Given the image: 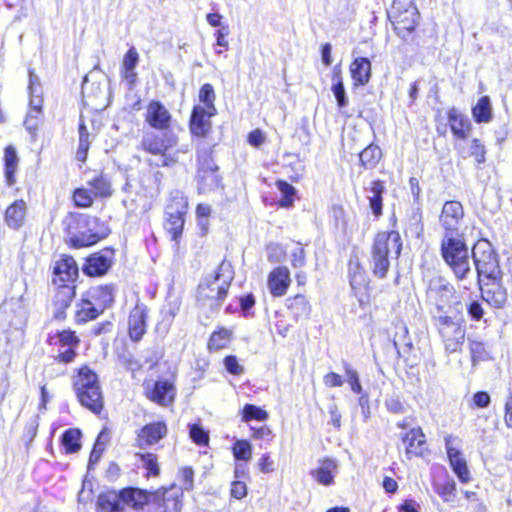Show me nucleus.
Segmentation results:
<instances>
[{
	"label": "nucleus",
	"instance_id": "obj_15",
	"mask_svg": "<svg viewBox=\"0 0 512 512\" xmlns=\"http://www.w3.org/2000/svg\"><path fill=\"white\" fill-rule=\"evenodd\" d=\"M198 173L199 188L202 191L210 190L219 185L217 166L208 152H198Z\"/></svg>",
	"mask_w": 512,
	"mask_h": 512
},
{
	"label": "nucleus",
	"instance_id": "obj_58",
	"mask_svg": "<svg viewBox=\"0 0 512 512\" xmlns=\"http://www.w3.org/2000/svg\"><path fill=\"white\" fill-rule=\"evenodd\" d=\"M345 371L347 375V381L351 386V389L355 393H361L362 392V386L359 381L358 373L353 370L348 364L345 365Z\"/></svg>",
	"mask_w": 512,
	"mask_h": 512
},
{
	"label": "nucleus",
	"instance_id": "obj_51",
	"mask_svg": "<svg viewBox=\"0 0 512 512\" xmlns=\"http://www.w3.org/2000/svg\"><path fill=\"white\" fill-rule=\"evenodd\" d=\"M180 306L181 303L177 299L169 301L161 310L162 321L165 324L170 325L173 322L176 315L179 313Z\"/></svg>",
	"mask_w": 512,
	"mask_h": 512
},
{
	"label": "nucleus",
	"instance_id": "obj_26",
	"mask_svg": "<svg viewBox=\"0 0 512 512\" xmlns=\"http://www.w3.org/2000/svg\"><path fill=\"white\" fill-rule=\"evenodd\" d=\"M367 191H368L367 199L369 200V206L372 210L373 215L378 218L382 215V207H383L382 196L386 191L384 182L381 180L371 181L370 186L367 189Z\"/></svg>",
	"mask_w": 512,
	"mask_h": 512
},
{
	"label": "nucleus",
	"instance_id": "obj_30",
	"mask_svg": "<svg viewBox=\"0 0 512 512\" xmlns=\"http://www.w3.org/2000/svg\"><path fill=\"white\" fill-rule=\"evenodd\" d=\"M350 72L355 85H365L371 78V63L365 57L356 58L350 66Z\"/></svg>",
	"mask_w": 512,
	"mask_h": 512
},
{
	"label": "nucleus",
	"instance_id": "obj_14",
	"mask_svg": "<svg viewBox=\"0 0 512 512\" xmlns=\"http://www.w3.org/2000/svg\"><path fill=\"white\" fill-rule=\"evenodd\" d=\"M444 441L447 456L453 471L462 482H468L470 479V473L467 463L459 449L462 440L456 435L448 434L445 436Z\"/></svg>",
	"mask_w": 512,
	"mask_h": 512
},
{
	"label": "nucleus",
	"instance_id": "obj_8",
	"mask_svg": "<svg viewBox=\"0 0 512 512\" xmlns=\"http://www.w3.org/2000/svg\"><path fill=\"white\" fill-rule=\"evenodd\" d=\"M29 110L24 120V126L26 130L31 134L35 135L37 128L42 122L43 113V97H42V86L39 81V77L34 74L32 70H29Z\"/></svg>",
	"mask_w": 512,
	"mask_h": 512
},
{
	"label": "nucleus",
	"instance_id": "obj_59",
	"mask_svg": "<svg viewBox=\"0 0 512 512\" xmlns=\"http://www.w3.org/2000/svg\"><path fill=\"white\" fill-rule=\"evenodd\" d=\"M94 83H89V80L87 77H85L83 84H82V94L83 96H88L92 94L95 98L101 97L104 95V89L100 86V84H97L96 88L94 89Z\"/></svg>",
	"mask_w": 512,
	"mask_h": 512
},
{
	"label": "nucleus",
	"instance_id": "obj_3",
	"mask_svg": "<svg viewBox=\"0 0 512 512\" xmlns=\"http://www.w3.org/2000/svg\"><path fill=\"white\" fill-rule=\"evenodd\" d=\"M402 250L399 232H380L376 235L371 250V269L378 278H384L389 270L391 259H397Z\"/></svg>",
	"mask_w": 512,
	"mask_h": 512
},
{
	"label": "nucleus",
	"instance_id": "obj_24",
	"mask_svg": "<svg viewBox=\"0 0 512 512\" xmlns=\"http://www.w3.org/2000/svg\"><path fill=\"white\" fill-rule=\"evenodd\" d=\"M119 491L110 490L101 492L96 500V512H123Z\"/></svg>",
	"mask_w": 512,
	"mask_h": 512
},
{
	"label": "nucleus",
	"instance_id": "obj_41",
	"mask_svg": "<svg viewBox=\"0 0 512 512\" xmlns=\"http://www.w3.org/2000/svg\"><path fill=\"white\" fill-rule=\"evenodd\" d=\"M449 122L455 136L461 139H465L468 136L470 130L469 121L458 116L454 110L449 113Z\"/></svg>",
	"mask_w": 512,
	"mask_h": 512
},
{
	"label": "nucleus",
	"instance_id": "obj_9",
	"mask_svg": "<svg viewBox=\"0 0 512 512\" xmlns=\"http://www.w3.org/2000/svg\"><path fill=\"white\" fill-rule=\"evenodd\" d=\"M53 283L59 284L61 290L58 292V296L63 295L67 298L64 302V306L67 307L74 295L73 287L68 284L73 283L78 277V266L76 261L71 256H63L56 261L53 268Z\"/></svg>",
	"mask_w": 512,
	"mask_h": 512
},
{
	"label": "nucleus",
	"instance_id": "obj_16",
	"mask_svg": "<svg viewBox=\"0 0 512 512\" xmlns=\"http://www.w3.org/2000/svg\"><path fill=\"white\" fill-rule=\"evenodd\" d=\"M172 116L169 110L159 101H151L146 109L145 121L156 130L167 131Z\"/></svg>",
	"mask_w": 512,
	"mask_h": 512
},
{
	"label": "nucleus",
	"instance_id": "obj_23",
	"mask_svg": "<svg viewBox=\"0 0 512 512\" xmlns=\"http://www.w3.org/2000/svg\"><path fill=\"white\" fill-rule=\"evenodd\" d=\"M175 395L176 388L173 383L168 380L156 381L152 390L148 393L149 399L161 406H169L172 404Z\"/></svg>",
	"mask_w": 512,
	"mask_h": 512
},
{
	"label": "nucleus",
	"instance_id": "obj_46",
	"mask_svg": "<svg viewBox=\"0 0 512 512\" xmlns=\"http://www.w3.org/2000/svg\"><path fill=\"white\" fill-rule=\"evenodd\" d=\"M81 433L78 429H68L62 436V443L68 453H75L80 449Z\"/></svg>",
	"mask_w": 512,
	"mask_h": 512
},
{
	"label": "nucleus",
	"instance_id": "obj_45",
	"mask_svg": "<svg viewBox=\"0 0 512 512\" xmlns=\"http://www.w3.org/2000/svg\"><path fill=\"white\" fill-rule=\"evenodd\" d=\"M95 196L108 197L112 193L110 181L103 175L97 176L89 181Z\"/></svg>",
	"mask_w": 512,
	"mask_h": 512
},
{
	"label": "nucleus",
	"instance_id": "obj_2",
	"mask_svg": "<svg viewBox=\"0 0 512 512\" xmlns=\"http://www.w3.org/2000/svg\"><path fill=\"white\" fill-rule=\"evenodd\" d=\"M233 280L230 263L222 262L214 275L207 276L198 286V301L217 310L222 305Z\"/></svg>",
	"mask_w": 512,
	"mask_h": 512
},
{
	"label": "nucleus",
	"instance_id": "obj_32",
	"mask_svg": "<svg viewBox=\"0 0 512 512\" xmlns=\"http://www.w3.org/2000/svg\"><path fill=\"white\" fill-rule=\"evenodd\" d=\"M74 390L76 395H83V390H88L90 387L100 386L98 376L91 371L88 367H83L78 370L77 375L74 377Z\"/></svg>",
	"mask_w": 512,
	"mask_h": 512
},
{
	"label": "nucleus",
	"instance_id": "obj_55",
	"mask_svg": "<svg viewBox=\"0 0 512 512\" xmlns=\"http://www.w3.org/2000/svg\"><path fill=\"white\" fill-rule=\"evenodd\" d=\"M141 461L144 467L147 469L148 473L153 476H157L159 474V467L157 463V457L151 453L141 454Z\"/></svg>",
	"mask_w": 512,
	"mask_h": 512
},
{
	"label": "nucleus",
	"instance_id": "obj_48",
	"mask_svg": "<svg viewBox=\"0 0 512 512\" xmlns=\"http://www.w3.org/2000/svg\"><path fill=\"white\" fill-rule=\"evenodd\" d=\"M199 100L204 104V108L211 110V113H216V108L214 105L215 92L211 84L207 83L201 87L199 92Z\"/></svg>",
	"mask_w": 512,
	"mask_h": 512
},
{
	"label": "nucleus",
	"instance_id": "obj_49",
	"mask_svg": "<svg viewBox=\"0 0 512 512\" xmlns=\"http://www.w3.org/2000/svg\"><path fill=\"white\" fill-rule=\"evenodd\" d=\"M233 455L235 459L248 461L252 456V447L247 440H237L233 445Z\"/></svg>",
	"mask_w": 512,
	"mask_h": 512
},
{
	"label": "nucleus",
	"instance_id": "obj_40",
	"mask_svg": "<svg viewBox=\"0 0 512 512\" xmlns=\"http://www.w3.org/2000/svg\"><path fill=\"white\" fill-rule=\"evenodd\" d=\"M382 156L381 149L376 145L367 146L360 154V162L365 169L374 168Z\"/></svg>",
	"mask_w": 512,
	"mask_h": 512
},
{
	"label": "nucleus",
	"instance_id": "obj_18",
	"mask_svg": "<svg viewBox=\"0 0 512 512\" xmlns=\"http://www.w3.org/2000/svg\"><path fill=\"white\" fill-rule=\"evenodd\" d=\"M405 445V454L408 459L422 456L426 449V437L420 427L412 428L405 434H401Z\"/></svg>",
	"mask_w": 512,
	"mask_h": 512
},
{
	"label": "nucleus",
	"instance_id": "obj_33",
	"mask_svg": "<svg viewBox=\"0 0 512 512\" xmlns=\"http://www.w3.org/2000/svg\"><path fill=\"white\" fill-rule=\"evenodd\" d=\"M349 277L351 288L356 295L358 293H361L363 290H366L369 283L368 277L366 275L365 270L360 266V264L357 261H350Z\"/></svg>",
	"mask_w": 512,
	"mask_h": 512
},
{
	"label": "nucleus",
	"instance_id": "obj_5",
	"mask_svg": "<svg viewBox=\"0 0 512 512\" xmlns=\"http://www.w3.org/2000/svg\"><path fill=\"white\" fill-rule=\"evenodd\" d=\"M472 259L476 268L478 283L486 280H502L503 271L499 264V255L486 239L478 240L472 248Z\"/></svg>",
	"mask_w": 512,
	"mask_h": 512
},
{
	"label": "nucleus",
	"instance_id": "obj_39",
	"mask_svg": "<svg viewBox=\"0 0 512 512\" xmlns=\"http://www.w3.org/2000/svg\"><path fill=\"white\" fill-rule=\"evenodd\" d=\"M103 311L90 297L84 299L77 311V321L87 322L98 317Z\"/></svg>",
	"mask_w": 512,
	"mask_h": 512
},
{
	"label": "nucleus",
	"instance_id": "obj_47",
	"mask_svg": "<svg viewBox=\"0 0 512 512\" xmlns=\"http://www.w3.org/2000/svg\"><path fill=\"white\" fill-rule=\"evenodd\" d=\"M268 418V413L258 406L246 404L242 410V420L245 422L251 420L264 421Z\"/></svg>",
	"mask_w": 512,
	"mask_h": 512
},
{
	"label": "nucleus",
	"instance_id": "obj_34",
	"mask_svg": "<svg viewBox=\"0 0 512 512\" xmlns=\"http://www.w3.org/2000/svg\"><path fill=\"white\" fill-rule=\"evenodd\" d=\"M114 289L113 286H97L93 287L88 292V297L92 299L102 311L109 307L114 302Z\"/></svg>",
	"mask_w": 512,
	"mask_h": 512
},
{
	"label": "nucleus",
	"instance_id": "obj_61",
	"mask_svg": "<svg viewBox=\"0 0 512 512\" xmlns=\"http://www.w3.org/2000/svg\"><path fill=\"white\" fill-rule=\"evenodd\" d=\"M138 60L139 55L135 48L129 49L123 59V69H126L128 71L135 70Z\"/></svg>",
	"mask_w": 512,
	"mask_h": 512
},
{
	"label": "nucleus",
	"instance_id": "obj_10",
	"mask_svg": "<svg viewBox=\"0 0 512 512\" xmlns=\"http://www.w3.org/2000/svg\"><path fill=\"white\" fill-rule=\"evenodd\" d=\"M434 321L446 351L449 353L458 351L465 340V328L460 321L442 314L435 316Z\"/></svg>",
	"mask_w": 512,
	"mask_h": 512
},
{
	"label": "nucleus",
	"instance_id": "obj_11",
	"mask_svg": "<svg viewBox=\"0 0 512 512\" xmlns=\"http://www.w3.org/2000/svg\"><path fill=\"white\" fill-rule=\"evenodd\" d=\"M188 201L186 197L176 192L172 202L166 208L167 218L165 220V229L172 235V239L177 241L182 234L184 227V215L187 212Z\"/></svg>",
	"mask_w": 512,
	"mask_h": 512
},
{
	"label": "nucleus",
	"instance_id": "obj_29",
	"mask_svg": "<svg viewBox=\"0 0 512 512\" xmlns=\"http://www.w3.org/2000/svg\"><path fill=\"white\" fill-rule=\"evenodd\" d=\"M26 216V203L23 200H16L5 211V223L11 229H18L22 226Z\"/></svg>",
	"mask_w": 512,
	"mask_h": 512
},
{
	"label": "nucleus",
	"instance_id": "obj_13",
	"mask_svg": "<svg viewBox=\"0 0 512 512\" xmlns=\"http://www.w3.org/2000/svg\"><path fill=\"white\" fill-rule=\"evenodd\" d=\"M464 218V208L459 201H446L439 216V223L443 229V235L457 236L460 234V226Z\"/></svg>",
	"mask_w": 512,
	"mask_h": 512
},
{
	"label": "nucleus",
	"instance_id": "obj_43",
	"mask_svg": "<svg viewBox=\"0 0 512 512\" xmlns=\"http://www.w3.org/2000/svg\"><path fill=\"white\" fill-rule=\"evenodd\" d=\"M231 334V331L226 328L213 332L208 342V348L215 351L225 348L230 342Z\"/></svg>",
	"mask_w": 512,
	"mask_h": 512
},
{
	"label": "nucleus",
	"instance_id": "obj_38",
	"mask_svg": "<svg viewBox=\"0 0 512 512\" xmlns=\"http://www.w3.org/2000/svg\"><path fill=\"white\" fill-rule=\"evenodd\" d=\"M472 114L477 123H487L492 120V106L488 96H482L472 109Z\"/></svg>",
	"mask_w": 512,
	"mask_h": 512
},
{
	"label": "nucleus",
	"instance_id": "obj_50",
	"mask_svg": "<svg viewBox=\"0 0 512 512\" xmlns=\"http://www.w3.org/2000/svg\"><path fill=\"white\" fill-rule=\"evenodd\" d=\"M277 187L282 194V199L279 202L280 206H282V207L292 206V204L294 202L293 196L295 194V188L291 184H289L285 181H278Z\"/></svg>",
	"mask_w": 512,
	"mask_h": 512
},
{
	"label": "nucleus",
	"instance_id": "obj_35",
	"mask_svg": "<svg viewBox=\"0 0 512 512\" xmlns=\"http://www.w3.org/2000/svg\"><path fill=\"white\" fill-rule=\"evenodd\" d=\"M288 309L293 313L294 317L298 319L308 318L311 312V306L303 295H296L287 299Z\"/></svg>",
	"mask_w": 512,
	"mask_h": 512
},
{
	"label": "nucleus",
	"instance_id": "obj_22",
	"mask_svg": "<svg viewBox=\"0 0 512 512\" xmlns=\"http://www.w3.org/2000/svg\"><path fill=\"white\" fill-rule=\"evenodd\" d=\"M147 308L136 305L129 315V335L134 341H139L146 332Z\"/></svg>",
	"mask_w": 512,
	"mask_h": 512
},
{
	"label": "nucleus",
	"instance_id": "obj_21",
	"mask_svg": "<svg viewBox=\"0 0 512 512\" xmlns=\"http://www.w3.org/2000/svg\"><path fill=\"white\" fill-rule=\"evenodd\" d=\"M216 113H211L203 106H195L190 118V131L197 137H204L211 129L210 118Z\"/></svg>",
	"mask_w": 512,
	"mask_h": 512
},
{
	"label": "nucleus",
	"instance_id": "obj_28",
	"mask_svg": "<svg viewBox=\"0 0 512 512\" xmlns=\"http://www.w3.org/2000/svg\"><path fill=\"white\" fill-rule=\"evenodd\" d=\"M337 463L332 459H325L320 466L310 472L312 478L321 485L329 486L334 482V473Z\"/></svg>",
	"mask_w": 512,
	"mask_h": 512
},
{
	"label": "nucleus",
	"instance_id": "obj_64",
	"mask_svg": "<svg viewBox=\"0 0 512 512\" xmlns=\"http://www.w3.org/2000/svg\"><path fill=\"white\" fill-rule=\"evenodd\" d=\"M224 364L227 371L234 375H239L243 372V368L238 364L237 358L235 356H227L224 359Z\"/></svg>",
	"mask_w": 512,
	"mask_h": 512
},
{
	"label": "nucleus",
	"instance_id": "obj_12",
	"mask_svg": "<svg viewBox=\"0 0 512 512\" xmlns=\"http://www.w3.org/2000/svg\"><path fill=\"white\" fill-rule=\"evenodd\" d=\"M454 286L443 276L434 275L427 282L426 296L429 302L434 304L439 313L443 312L444 306L454 298Z\"/></svg>",
	"mask_w": 512,
	"mask_h": 512
},
{
	"label": "nucleus",
	"instance_id": "obj_42",
	"mask_svg": "<svg viewBox=\"0 0 512 512\" xmlns=\"http://www.w3.org/2000/svg\"><path fill=\"white\" fill-rule=\"evenodd\" d=\"M485 154L486 150L484 145L476 138L471 141L468 150L464 147L460 149V155L463 158L474 157L478 164L485 162Z\"/></svg>",
	"mask_w": 512,
	"mask_h": 512
},
{
	"label": "nucleus",
	"instance_id": "obj_19",
	"mask_svg": "<svg viewBox=\"0 0 512 512\" xmlns=\"http://www.w3.org/2000/svg\"><path fill=\"white\" fill-rule=\"evenodd\" d=\"M112 256L113 251L110 249H105L92 254L87 258V263L84 266L83 271L89 276L104 275L111 267Z\"/></svg>",
	"mask_w": 512,
	"mask_h": 512
},
{
	"label": "nucleus",
	"instance_id": "obj_37",
	"mask_svg": "<svg viewBox=\"0 0 512 512\" xmlns=\"http://www.w3.org/2000/svg\"><path fill=\"white\" fill-rule=\"evenodd\" d=\"M18 161L15 148L13 146L6 147L4 152L5 178L9 186L15 183L14 174L17 170Z\"/></svg>",
	"mask_w": 512,
	"mask_h": 512
},
{
	"label": "nucleus",
	"instance_id": "obj_62",
	"mask_svg": "<svg viewBox=\"0 0 512 512\" xmlns=\"http://www.w3.org/2000/svg\"><path fill=\"white\" fill-rule=\"evenodd\" d=\"M193 470L190 467H183L180 470V478L182 488L185 490H191L193 488Z\"/></svg>",
	"mask_w": 512,
	"mask_h": 512
},
{
	"label": "nucleus",
	"instance_id": "obj_53",
	"mask_svg": "<svg viewBox=\"0 0 512 512\" xmlns=\"http://www.w3.org/2000/svg\"><path fill=\"white\" fill-rule=\"evenodd\" d=\"M189 435L194 443L197 445H206L209 441L208 433L197 424L190 426Z\"/></svg>",
	"mask_w": 512,
	"mask_h": 512
},
{
	"label": "nucleus",
	"instance_id": "obj_4",
	"mask_svg": "<svg viewBox=\"0 0 512 512\" xmlns=\"http://www.w3.org/2000/svg\"><path fill=\"white\" fill-rule=\"evenodd\" d=\"M441 256L458 280H465L471 274L469 248L463 235H443L440 245Z\"/></svg>",
	"mask_w": 512,
	"mask_h": 512
},
{
	"label": "nucleus",
	"instance_id": "obj_54",
	"mask_svg": "<svg viewBox=\"0 0 512 512\" xmlns=\"http://www.w3.org/2000/svg\"><path fill=\"white\" fill-rule=\"evenodd\" d=\"M386 409L393 414H404L407 409L398 396H390L385 399Z\"/></svg>",
	"mask_w": 512,
	"mask_h": 512
},
{
	"label": "nucleus",
	"instance_id": "obj_63",
	"mask_svg": "<svg viewBox=\"0 0 512 512\" xmlns=\"http://www.w3.org/2000/svg\"><path fill=\"white\" fill-rule=\"evenodd\" d=\"M247 495V486L243 481L237 480L232 483L231 496L242 499Z\"/></svg>",
	"mask_w": 512,
	"mask_h": 512
},
{
	"label": "nucleus",
	"instance_id": "obj_44",
	"mask_svg": "<svg viewBox=\"0 0 512 512\" xmlns=\"http://www.w3.org/2000/svg\"><path fill=\"white\" fill-rule=\"evenodd\" d=\"M161 512H180L181 501L179 496L172 490L163 493L162 503L159 505Z\"/></svg>",
	"mask_w": 512,
	"mask_h": 512
},
{
	"label": "nucleus",
	"instance_id": "obj_31",
	"mask_svg": "<svg viewBox=\"0 0 512 512\" xmlns=\"http://www.w3.org/2000/svg\"><path fill=\"white\" fill-rule=\"evenodd\" d=\"M82 395H77V398L82 406L88 408L95 414L100 413L103 408V396L100 386L90 387L88 390H83Z\"/></svg>",
	"mask_w": 512,
	"mask_h": 512
},
{
	"label": "nucleus",
	"instance_id": "obj_1",
	"mask_svg": "<svg viewBox=\"0 0 512 512\" xmlns=\"http://www.w3.org/2000/svg\"><path fill=\"white\" fill-rule=\"evenodd\" d=\"M63 226L68 243L74 248L94 245L109 233L105 223L88 214L69 213L63 220Z\"/></svg>",
	"mask_w": 512,
	"mask_h": 512
},
{
	"label": "nucleus",
	"instance_id": "obj_6",
	"mask_svg": "<svg viewBox=\"0 0 512 512\" xmlns=\"http://www.w3.org/2000/svg\"><path fill=\"white\" fill-rule=\"evenodd\" d=\"M177 144V136L174 133L163 131L161 134L155 132L144 133L141 140V147L144 151L160 155L161 158L156 166L166 167L177 162L175 155L168 154L167 151Z\"/></svg>",
	"mask_w": 512,
	"mask_h": 512
},
{
	"label": "nucleus",
	"instance_id": "obj_25",
	"mask_svg": "<svg viewBox=\"0 0 512 512\" xmlns=\"http://www.w3.org/2000/svg\"><path fill=\"white\" fill-rule=\"evenodd\" d=\"M122 504L134 509H142L149 501V493L139 489L128 487L119 491Z\"/></svg>",
	"mask_w": 512,
	"mask_h": 512
},
{
	"label": "nucleus",
	"instance_id": "obj_56",
	"mask_svg": "<svg viewBox=\"0 0 512 512\" xmlns=\"http://www.w3.org/2000/svg\"><path fill=\"white\" fill-rule=\"evenodd\" d=\"M472 362L475 364L478 361L486 358V351L484 344L479 341H470L469 343Z\"/></svg>",
	"mask_w": 512,
	"mask_h": 512
},
{
	"label": "nucleus",
	"instance_id": "obj_17",
	"mask_svg": "<svg viewBox=\"0 0 512 512\" xmlns=\"http://www.w3.org/2000/svg\"><path fill=\"white\" fill-rule=\"evenodd\" d=\"M480 285L482 298L495 308H502L507 302V291L502 280H487Z\"/></svg>",
	"mask_w": 512,
	"mask_h": 512
},
{
	"label": "nucleus",
	"instance_id": "obj_27",
	"mask_svg": "<svg viewBox=\"0 0 512 512\" xmlns=\"http://www.w3.org/2000/svg\"><path fill=\"white\" fill-rule=\"evenodd\" d=\"M167 434V427L164 422H155L145 425L138 437L141 443L153 445L164 438Z\"/></svg>",
	"mask_w": 512,
	"mask_h": 512
},
{
	"label": "nucleus",
	"instance_id": "obj_52",
	"mask_svg": "<svg viewBox=\"0 0 512 512\" xmlns=\"http://www.w3.org/2000/svg\"><path fill=\"white\" fill-rule=\"evenodd\" d=\"M73 201L77 207L86 208L92 205L91 193L84 188H77L73 193Z\"/></svg>",
	"mask_w": 512,
	"mask_h": 512
},
{
	"label": "nucleus",
	"instance_id": "obj_36",
	"mask_svg": "<svg viewBox=\"0 0 512 512\" xmlns=\"http://www.w3.org/2000/svg\"><path fill=\"white\" fill-rule=\"evenodd\" d=\"M332 87L331 90L334 94V97L337 101V105L340 109L346 107L348 105V98L346 95V91L344 88L341 70L338 66L334 67L333 69V76H332Z\"/></svg>",
	"mask_w": 512,
	"mask_h": 512
},
{
	"label": "nucleus",
	"instance_id": "obj_7",
	"mask_svg": "<svg viewBox=\"0 0 512 512\" xmlns=\"http://www.w3.org/2000/svg\"><path fill=\"white\" fill-rule=\"evenodd\" d=\"M388 16L398 36L407 40L418 24L419 13L414 0H394Z\"/></svg>",
	"mask_w": 512,
	"mask_h": 512
},
{
	"label": "nucleus",
	"instance_id": "obj_20",
	"mask_svg": "<svg viewBox=\"0 0 512 512\" xmlns=\"http://www.w3.org/2000/svg\"><path fill=\"white\" fill-rule=\"evenodd\" d=\"M290 283V271L285 266L273 269L268 276V289L274 297L284 296Z\"/></svg>",
	"mask_w": 512,
	"mask_h": 512
},
{
	"label": "nucleus",
	"instance_id": "obj_57",
	"mask_svg": "<svg viewBox=\"0 0 512 512\" xmlns=\"http://www.w3.org/2000/svg\"><path fill=\"white\" fill-rule=\"evenodd\" d=\"M59 341L62 347H74L76 348L79 344V339L74 332L70 330H64L58 334Z\"/></svg>",
	"mask_w": 512,
	"mask_h": 512
},
{
	"label": "nucleus",
	"instance_id": "obj_60",
	"mask_svg": "<svg viewBox=\"0 0 512 512\" xmlns=\"http://www.w3.org/2000/svg\"><path fill=\"white\" fill-rule=\"evenodd\" d=\"M291 264L294 268H299L305 264V251L299 244L291 251Z\"/></svg>",
	"mask_w": 512,
	"mask_h": 512
}]
</instances>
